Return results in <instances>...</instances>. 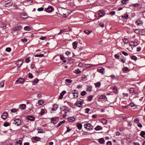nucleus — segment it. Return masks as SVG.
<instances>
[{"mask_svg": "<svg viewBox=\"0 0 145 145\" xmlns=\"http://www.w3.org/2000/svg\"><path fill=\"white\" fill-rule=\"evenodd\" d=\"M84 126L85 128L89 130H92L93 129V126L91 124L89 123L85 124Z\"/></svg>", "mask_w": 145, "mask_h": 145, "instance_id": "1", "label": "nucleus"}, {"mask_svg": "<svg viewBox=\"0 0 145 145\" xmlns=\"http://www.w3.org/2000/svg\"><path fill=\"white\" fill-rule=\"evenodd\" d=\"M45 11L47 12H52L53 10V8L51 6H49L47 8H45Z\"/></svg>", "mask_w": 145, "mask_h": 145, "instance_id": "2", "label": "nucleus"}, {"mask_svg": "<svg viewBox=\"0 0 145 145\" xmlns=\"http://www.w3.org/2000/svg\"><path fill=\"white\" fill-rule=\"evenodd\" d=\"M22 28V27L20 25H18L13 29V30L15 31H19Z\"/></svg>", "mask_w": 145, "mask_h": 145, "instance_id": "3", "label": "nucleus"}, {"mask_svg": "<svg viewBox=\"0 0 145 145\" xmlns=\"http://www.w3.org/2000/svg\"><path fill=\"white\" fill-rule=\"evenodd\" d=\"M25 80L24 78H20L17 80L16 82L18 83L23 84L24 83Z\"/></svg>", "mask_w": 145, "mask_h": 145, "instance_id": "4", "label": "nucleus"}, {"mask_svg": "<svg viewBox=\"0 0 145 145\" xmlns=\"http://www.w3.org/2000/svg\"><path fill=\"white\" fill-rule=\"evenodd\" d=\"M14 121L15 124H17L16 125L18 126H19L21 125V122L20 120L18 119H15Z\"/></svg>", "mask_w": 145, "mask_h": 145, "instance_id": "5", "label": "nucleus"}, {"mask_svg": "<svg viewBox=\"0 0 145 145\" xmlns=\"http://www.w3.org/2000/svg\"><path fill=\"white\" fill-rule=\"evenodd\" d=\"M83 104V102L82 101L79 100L77 101L75 103V105L78 107H81L82 105Z\"/></svg>", "mask_w": 145, "mask_h": 145, "instance_id": "6", "label": "nucleus"}, {"mask_svg": "<svg viewBox=\"0 0 145 145\" xmlns=\"http://www.w3.org/2000/svg\"><path fill=\"white\" fill-rule=\"evenodd\" d=\"M22 61L21 60H19L17 61L16 64L18 67V68H19L21 67L22 64Z\"/></svg>", "mask_w": 145, "mask_h": 145, "instance_id": "7", "label": "nucleus"}, {"mask_svg": "<svg viewBox=\"0 0 145 145\" xmlns=\"http://www.w3.org/2000/svg\"><path fill=\"white\" fill-rule=\"evenodd\" d=\"M8 116V113L7 112H4L1 116V118L4 120Z\"/></svg>", "mask_w": 145, "mask_h": 145, "instance_id": "8", "label": "nucleus"}, {"mask_svg": "<svg viewBox=\"0 0 145 145\" xmlns=\"http://www.w3.org/2000/svg\"><path fill=\"white\" fill-rule=\"evenodd\" d=\"M20 16L23 19H26L28 18L27 15L24 13L21 14Z\"/></svg>", "mask_w": 145, "mask_h": 145, "instance_id": "9", "label": "nucleus"}, {"mask_svg": "<svg viewBox=\"0 0 145 145\" xmlns=\"http://www.w3.org/2000/svg\"><path fill=\"white\" fill-rule=\"evenodd\" d=\"M66 91L64 90L60 93L59 96V98L60 99H61L63 98V95L66 93Z\"/></svg>", "mask_w": 145, "mask_h": 145, "instance_id": "10", "label": "nucleus"}, {"mask_svg": "<svg viewBox=\"0 0 145 145\" xmlns=\"http://www.w3.org/2000/svg\"><path fill=\"white\" fill-rule=\"evenodd\" d=\"M19 108L22 110H24L26 108V105L24 104L20 105L19 106Z\"/></svg>", "mask_w": 145, "mask_h": 145, "instance_id": "11", "label": "nucleus"}, {"mask_svg": "<svg viewBox=\"0 0 145 145\" xmlns=\"http://www.w3.org/2000/svg\"><path fill=\"white\" fill-rule=\"evenodd\" d=\"M117 87L116 86H114L112 88V89H110L112 90L114 93H116L118 92V91H117Z\"/></svg>", "mask_w": 145, "mask_h": 145, "instance_id": "12", "label": "nucleus"}, {"mask_svg": "<svg viewBox=\"0 0 145 145\" xmlns=\"http://www.w3.org/2000/svg\"><path fill=\"white\" fill-rule=\"evenodd\" d=\"M24 30L26 31H30L32 29V28L30 26H26L24 28Z\"/></svg>", "mask_w": 145, "mask_h": 145, "instance_id": "13", "label": "nucleus"}, {"mask_svg": "<svg viewBox=\"0 0 145 145\" xmlns=\"http://www.w3.org/2000/svg\"><path fill=\"white\" fill-rule=\"evenodd\" d=\"M98 14L99 16L101 17L104 15L105 13L103 11L100 10L99 11Z\"/></svg>", "mask_w": 145, "mask_h": 145, "instance_id": "14", "label": "nucleus"}, {"mask_svg": "<svg viewBox=\"0 0 145 145\" xmlns=\"http://www.w3.org/2000/svg\"><path fill=\"white\" fill-rule=\"evenodd\" d=\"M27 120L31 121H33L34 119V117L31 116H27Z\"/></svg>", "mask_w": 145, "mask_h": 145, "instance_id": "15", "label": "nucleus"}, {"mask_svg": "<svg viewBox=\"0 0 145 145\" xmlns=\"http://www.w3.org/2000/svg\"><path fill=\"white\" fill-rule=\"evenodd\" d=\"M92 87L90 85H88L86 91H87L91 92L92 91Z\"/></svg>", "mask_w": 145, "mask_h": 145, "instance_id": "16", "label": "nucleus"}, {"mask_svg": "<svg viewBox=\"0 0 145 145\" xmlns=\"http://www.w3.org/2000/svg\"><path fill=\"white\" fill-rule=\"evenodd\" d=\"M123 70L124 72H127L129 70V69L127 67H123Z\"/></svg>", "mask_w": 145, "mask_h": 145, "instance_id": "17", "label": "nucleus"}, {"mask_svg": "<svg viewBox=\"0 0 145 145\" xmlns=\"http://www.w3.org/2000/svg\"><path fill=\"white\" fill-rule=\"evenodd\" d=\"M94 84L96 88H99L101 86V84L100 82H98L97 83H95Z\"/></svg>", "mask_w": 145, "mask_h": 145, "instance_id": "18", "label": "nucleus"}, {"mask_svg": "<svg viewBox=\"0 0 145 145\" xmlns=\"http://www.w3.org/2000/svg\"><path fill=\"white\" fill-rule=\"evenodd\" d=\"M136 23L137 24V25H138L141 26L142 25V21L140 20H137Z\"/></svg>", "mask_w": 145, "mask_h": 145, "instance_id": "19", "label": "nucleus"}, {"mask_svg": "<svg viewBox=\"0 0 145 145\" xmlns=\"http://www.w3.org/2000/svg\"><path fill=\"white\" fill-rule=\"evenodd\" d=\"M78 43V42L77 41H75L73 42V48L74 49H75L76 48L77 46Z\"/></svg>", "mask_w": 145, "mask_h": 145, "instance_id": "20", "label": "nucleus"}, {"mask_svg": "<svg viewBox=\"0 0 145 145\" xmlns=\"http://www.w3.org/2000/svg\"><path fill=\"white\" fill-rule=\"evenodd\" d=\"M60 58L61 60H63V62L64 63H65L67 61L66 60H64L65 59V57L63 56L62 55H60Z\"/></svg>", "mask_w": 145, "mask_h": 145, "instance_id": "21", "label": "nucleus"}, {"mask_svg": "<svg viewBox=\"0 0 145 145\" xmlns=\"http://www.w3.org/2000/svg\"><path fill=\"white\" fill-rule=\"evenodd\" d=\"M76 127L79 130H80L82 127V125L81 123H79L77 124Z\"/></svg>", "mask_w": 145, "mask_h": 145, "instance_id": "22", "label": "nucleus"}, {"mask_svg": "<svg viewBox=\"0 0 145 145\" xmlns=\"http://www.w3.org/2000/svg\"><path fill=\"white\" fill-rule=\"evenodd\" d=\"M58 106L57 105H54L53 106V108L52 109V110L55 111L58 108Z\"/></svg>", "mask_w": 145, "mask_h": 145, "instance_id": "23", "label": "nucleus"}, {"mask_svg": "<svg viewBox=\"0 0 145 145\" xmlns=\"http://www.w3.org/2000/svg\"><path fill=\"white\" fill-rule=\"evenodd\" d=\"M12 5V3L11 2H10L6 4L5 6L7 7H9L11 6Z\"/></svg>", "mask_w": 145, "mask_h": 145, "instance_id": "24", "label": "nucleus"}, {"mask_svg": "<svg viewBox=\"0 0 145 145\" xmlns=\"http://www.w3.org/2000/svg\"><path fill=\"white\" fill-rule=\"evenodd\" d=\"M102 129V127L101 126L98 125L95 128V129L96 131H98Z\"/></svg>", "mask_w": 145, "mask_h": 145, "instance_id": "25", "label": "nucleus"}, {"mask_svg": "<svg viewBox=\"0 0 145 145\" xmlns=\"http://www.w3.org/2000/svg\"><path fill=\"white\" fill-rule=\"evenodd\" d=\"M5 80H3L0 82V88H2L4 86Z\"/></svg>", "mask_w": 145, "mask_h": 145, "instance_id": "26", "label": "nucleus"}, {"mask_svg": "<svg viewBox=\"0 0 145 145\" xmlns=\"http://www.w3.org/2000/svg\"><path fill=\"white\" fill-rule=\"evenodd\" d=\"M39 81V80L38 79L36 78L33 81H32V82L33 83V85H34L36 83H37Z\"/></svg>", "mask_w": 145, "mask_h": 145, "instance_id": "27", "label": "nucleus"}, {"mask_svg": "<svg viewBox=\"0 0 145 145\" xmlns=\"http://www.w3.org/2000/svg\"><path fill=\"white\" fill-rule=\"evenodd\" d=\"M140 135L142 137L145 138V132L143 131H142L140 134Z\"/></svg>", "mask_w": 145, "mask_h": 145, "instance_id": "28", "label": "nucleus"}, {"mask_svg": "<svg viewBox=\"0 0 145 145\" xmlns=\"http://www.w3.org/2000/svg\"><path fill=\"white\" fill-rule=\"evenodd\" d=\"M57 117L53 118L51 119V122L52 123V122L56 121L57 120Z\"/></svg>", "mask_w": 145, "mask_h": 145, "instance_id": "29", "label": "nucleus"}, {"mask_svg": "<svg viewBox=\"0 0 145 145\" xmlns=\"http://www.w3.org/2000/svg\"><path fill=\"white\" fill-rule=\"evenodd\" d=\"M72 93L74 97L75 98H76L78 97V94L77 93L74 92L72 91Z\"/></svg>", "mask_w": 145, "mask_h": 145, "instance_id": "30", "label": "nucleus"}, {"mask_svg": "<svg viewBox=\"0 0 145 145\" xmlns=\"http://www.w3.org/2000/svg\"><path fill=\"white\" fill-rule=\"evenodd\" d=\"M106 98V97L105 95H101L99 98V100H100L101 99H105Z\"/></svg>", "mask_w": 145, "mask_h": 145, "instance_id": "31", "label": "nucleus"}, {"mask_svg": "<svg viewBox=\"0 0 145 145\" xmlns=\"http://www.w3.org/2000/svg\"><path fill=\"white\" fill-rule=\"evenodd\" d=\"M75 119L74 117H71L68 119V121H72L74 120Z\"/></svg>", "mask_w": 145, "mask_h": 145, "instance_id": "32", "label": "nucleus"}, {"mask_svg": "<svg viewBox=\"0 0 145 145\" xmlns=\"http://www.w3.org/2000/svg\"><path fill=\"white\" fill-rule=\"evenodd\" d=\"M35 56L36 57H43L44 56V55L43 54H37L35 55Z\"/></svg>", "mask_w": 145, "mask_h": 145, "instance_id": "33", "label": "nucleus"}, {"mask_svg": "<svg viewBox=\"0 0 145 145\" xmlns=\"http://www.w3.org/2000/svg\"><path fill=\"white\" fill-rule=\"evenodd\" d=\"M104 141V140L103 138H101L99 139V142L101 144H103Z\"/></svg>", "mask_w": 145, "mask_h": 145, "instance_id": "34", "label": "nucleus"}, {"mask_svg": "<svg viewBox=\"0 0 145 145\" xmlns=\"http://www.w3.org/2000/svg\"><path fill=\"white\" fill-rule=\"evenodd\" d=\"M129 15L127 14H125L123 16H122V18L124 19H127Z\"/></svg>", "mask_w": 145, "mask_h": 145, "instance_id": "35", "label": "nucleus"}, {"mask_svg": "<svg viewBox=\"0 0 145 145\" xmlns=\"http://www.w3.org/2000/svg\"><path fill=\"white\" fill-rule=\"evenodd\" d=\"M133 121L136 123H138L139 122V120L137 118L135 119Z\"/></svg>", "mask_w": 145, "mask_h": 145, "instance_id": "36", "label": "nucleus"}, {"mask_svg": "<svg viewBox=\"0 0 145 145\" xmlns=\"http://www.w3.org/2000/svg\"><path fill=\"white\" fill-rule=\"evenodd\" d=\"M34 139L37 141H39L40 140V137H35L33 138Z\"/></svg>", "mask_w": 145, "mask_h": 145, "instance_id": "37", "label": "nucleus"}, {"mask_svg": "<svg viewBox=\"0 0 145 145\" xmlns=\"http://www.w3.org/2000/svg\"><path fill=\"white\" fill-rule=\"evenodd\" d=\"M104 69L103 68H101L99 69H98V71L100 72L103 73V72Z\"/></svg>", "mask_w": 145, "mask_h": 145, "instance_id": "38", "label": "nucleus"}, {"mask_svg": "<svg viewBox=\"0 0 145 145\" xmlns=\"http://www.w3.org/2000/svg\"><path fill=\"white\" fill-rule=\"evenodd\" d=\"M73 72L76 74H79L81 72V71L78 69L75 70Z\"/></svg>", "mask_w": 145, "mask_h": 145, "instance_id": "39", "label": "nucleus"}, {"mask_svg": "<svg viewBox=\"0 0 145 145\" xmlns=\"http://www.w3.org/2000/svg\"><path fill=\"white\" fill-rule=\"evenodd\" d=\"M18 144H19V145H22V142L20 140H18L16 141V145H18Z\"/></svg>", "mask_w": 145, "mask_h": 145, "instance_id": "40", "label": "nucleus"}, {"mask_svg": "<svg viewBox=\"0 0 145 145\" xmlns=\"http://www.w3.org/2000/svg\"><path fill=\"white\" fill-rule=\"evenodd\" d=\"M66 29H61V31L58 34V35H60L61 34H62L64 32H66Z\"/></svg>", "mask_w": 145, "mask_h": 145, "instance_id": "41", "label": "nucleus"}, {"mask_svg": "<svg viewBox=\"0 0 145 145\" xmlns=\"http://www.w3.org/2000/svg\"><path fill=\"white\" fill-rule=\"evenodd\" d=\"M84 32L86 34L88 35L90 33H91V31H89L87 30H85Z\"/></svg>", "mask_w": 145, "mask_h": 145, "instance_id": "42", "label": "nucleus"}, {"mask_svg": "<svg viewBox=\"0 0 145 145\" xmlns=\"http://www.w3.org/2000/svg\"><path fill=\"white\" fill-rule=\"evenodd\" d=\"M121 61L123 63L125 62L126 59L124 57H123L120 58Z\"/></svg>", "mask_w": 145, "mask_h": 145, "instance_id": "43", "label": "nucleus"}, {"mask_svg": "<svg viewBox=\"0 0 145 145\" xmlns=\"http://www.w3.org/2000/svg\"><path fill=\"white\" fill-rule=\"evenodd\" d=\"M129 91L131 94L134 93V90L133 88H131L129 89Z\"/></svg>", "mask_w": 145, "mask_h": 145, "instance_id": "44", "label": "nucleus"}, {"mask_svg": "<svg viewBox=\"0 0 145 145\" xmlns=\"http://www.w3.org/2000/svg\"><path fill=\"white\" fill-rule=\"evenodd\" d=\"M65 122V120H63L62 121H61L59 123H58V124L57 125V127H59L61 125L63 124L64 122Z\"/></svg>", "mask_w": 145, "mask_h": 145, "instance_id": "45", "label": "nucleus"}, {"mask_svg": "<svg viewBox=\"0 0 145 145\" xmlns=\"http://www.w3.org/2000/svg\"><path fill=\"white\" fill-rule=\"evenodd\" d=\"M87 94L86 92L85 91H83L81 93V95L82 96H84Z\"/></svg>", "mask_w": 145, "mask_h": 145, "instance_id": "46", "label": "nucleus"}, {"mask_svg": "<svg viewBox=\"0 0 145 145\" xmlns=\"http://www.w3.org/2000/svg\"><path fill=\"white\" fill-rule=\"evenodd\" d=\"M44 102L42 100H40L38 101V103L39 104V105H42V103H43Z\"/></svg>", "mask_w": 145, "mask_h": 145, "instance_id": "47", "label": "nucleus"}, {"mask_svg": "<svg viewBox=\"0 0 145 145\" xmlns=\"http://www.w3.org/2000/svg\"><path fill=\"white\" fill-rule=\"evenodd\" d=\"M131 58L132 59L134 60H136L137 59V57L135 56H132L131 57Z\"/></svg>", "mask_w": 145, "mask_h": 145, "instance_id": "48", "label": "nucleus"}, {"mask_svg": "<svg viewBox=\"0 0 145 145\" xmlns=\"http://www.w3.org/2000/svg\"><path fill=\"white\" fill-rule=\"evenodd\" d=\"M131 45L132 46H137L138 44H135V42H133V41H131L130 42Z\"/></svg>", "mask_w": 145, "mask_h": 145, "instance_id": "49", "label": "nucleus"}, {"mask_svg": "<svg viewBox=\"0 0 145 145\" xmlns=\"http://www.w3.org/2000/svg\"><path fill=\"white\" fill-rule=\"evenodd\" d=\"M128 41V40L127 39L124 38L123 39V42L125 43H127Z\"/></svg>", "mask_w": 145, "mask_h": 145, "instance_id": "50", "label": "nucleus"}, {"mask_svg": "<svg viewBox=\"0 0 145 145\" xmlns=\"http://www.w3.org/2000/svg\"><path fill=\"white\" fill-rule=\"evenodd\" d=\"M93 96L92 95L89 96L88 97V100L89 101H91L92 99Z\"/></svg>", "mask_w": 145, "mask_h": 145, "instance_id": "51", "label": "nucleus"}, {"mask_svg": "<svg viewBox=\"0 0 145 145\" xmlns=\"http://www.w3.org/2000/svg\"><path fill=\"white\" fill-rule=\"evenodd\" d=\"M44 113V110L43 109H41V111L40 112V114L41 115H43Z\"/></svg>", "mask_w": 145, "mask_h": 145, "instance_id": "52", "label": "nucleus"}, {"mask_svg": "<svg viewBox=\"0 0 145 145\" xmlns=\"http://www.w3.org/2000/svg\"><path fill=\"white\" fill-rule=\"evenodd\" d=\"M5 50L7 52H10L11 51V48L10 47L7 48Z\"/></svg>", "mask_w": 145, "mask_h": 145, "instance_id": "53", "label": "nucleus"}, {"mask_svg": "<svg viewBox=\"0 0 145 145\" xmlns=\"http://www.w3.org/2000/svg\"><path fill=\"white\" fill-rule=\"evenodd\" d=\"M143 30H142V29H139V33H138V34H139L140 35H143Z\"/></svg>", "mask_w": 145, "mask_h": 145, "instance_id": "54", "label": "nucleus"}, {"mask_svg": "<svg viewBox=\"0 0 145 145\" xmlns=\"http://www.w3.org/2000/svg\"><path fill=\"white\" fill-rule=\"evenodd\" d=\"M28 77L30 78H32L33 77L32 74L31 73L28 74Z\"/></svg>", "mask_w": 145, "mask_h": 145, "instance_id": "55", "label": "nucleus"}, {"mask_svg": "<svg viewBox=\"0 0 145 145\" xmlns=\"http://www.w3.org/2000/svg\"><path fill=\"white\" fill-rule=\"evenodd\" d=\"M101 122L104 124H105L106 123L107 121L105 119H103L101 120Z\"/></svg>", "mask_w": 145, "mask_h": 145, "instance_id": "56", "label": "nucleus"}, {"mask_svg": "<svg viewBox=\"0 0 145 145\" xmlns=\"http://www.w3.org/2000/svg\"><path fill=\"white\" fill-rule=\"evenodd\" d=\"M65 81L68 83H70L72 82V80L70 79H66L65 80Z\"/></svg>", "mask_w": 145, "mask_h": 145, "instance_id": "57", "label": "nucleus"}, {"mask_svg": "<svg viewBox=\"0 0 145 145\" xmlns=\"http://www.w3.org/2000/svg\"><path fill=\"white\" fill-rule=\"evenodd\" d=\"M9 123L8 122H5L4 124V125L5 127H7L9 125Z\"/></svg>", "mask_w": 145, "mask_h": 145, "instance_id": "58", "label": "nucleus"}, {"mask_svg": "<svg viewBox=\"0 0 145 145\" xmlns=\"http://www.w3.org/2000/svg\"><path fill=\"white\" fill-rule=\"evenodd\" d=\"M60 109L61 111H63L66 109L67 107L66 106H63Z\"/></svg>", "mask_w": 145, "mask_h": 145, "instance_id": "59", "label": "nucleus"}, {"mask_svg": "<svg viewBox=\"0 0 145 145\" xmlns=\"http://www.w3.org/2000/svg\"><path fill=\"white\" fill-rule=\"evenodd\" d=\"M122 54L125 56H127L128 55V54L126 52L123 51L122 52Z\"/></svg>", "mask_w": 145, "mask_h": 145, "instance_id": "60", "label": "nucleus"}, {"mask_svg": "<svg viewBox=\"0 0 145 145\" xmlns=\"http://www.w3.org/2000/svg\"><path fill=\"white\" fill-rule=\"evenodd\" d=\"M46 39V37L45 36H43L40 38V39L41 40H44Z\"/></svg>", "mask_w": 145, "mask_h": 145, "instance_id": "61", "label": "nucleus"}, {"mask_svg": "<svg viewBox=\"0 0 145 145\" xmlns=\"http://www.w3.org/2000/svg\"><path fill=\"white\" fill-rule=\"evenodd\" d=\"M115 12L114 11H111L109 12V14L111 15H114L115 14Z\"/></svg>", "mask_w": 145, "mask_h": 145, "instance_id": "62", "label": "nucleus"}, {"mask_svg": "<svg viewBox=\"0 0 145 145\" xmlns=\"http://www.w3.org/2000/svg\"><path fill=\"white\" fill-rule=\"evenodd\" d=\"M22 42H25L27 41V40L25 38L24 39H22L21 40Z\"/></svg>", "mask_w": 145, "mask_h": 145, "instance_id": "63", "label": "nucleus"}, {"mask_svg": "<svg viewBox=\"0 0 145 145\" xmlns=\"http://www.w3.org/2000/svg\"><path fill=\"white\" fill-rule=\"evenodd\" d=\"M11 111L13 113H15L17 111V110L15 108H13L11 110Z\"/></svg>", "mask_w": 145, "mask_h": 145, "instance_id": "64", "label": "nucleus"}]
</instances>
